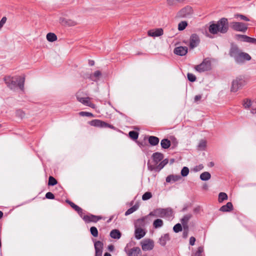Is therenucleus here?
Here are the masks:
<instances>
[{
  "label": "nucleus",
  "instance_id": "1",
  "mask_svg": "<svg viewBox=\"0 0 256 256\" xmlns=\"http://www.w3.org/2000/svg\"><path fill=\"white\" fill-rule=\"evenodd\" d=\"M228 20L226 18H222L216 23L210 24L208 28V31L213 34H224L228 32Z\"/></svg>",
  "mask_w": 256,
  "mask_h": 256
},
{
  "label": "nucleus",
  "instance_id": "2",
  "mask_svg": "<svg viewBox=\"0 0 256 256\" xmlns=\"http://www.w3.org/2000/svg\"><path fill=\"white\" fill-rule=\"evenodd\" d=\"M230 54L238 64L243 63L246 60H250L251 59V56L248 54L242 52L236 46L234 45L232 46Z\"/></svg>",
  "mask_w": 256,
  "mask_h": 256
},
{
  "label": "nucleus",
  "instance_id": "3",
  "mask_svg": "<svg viewBox=\"0 0 256 256\" xmlns=\"http://www.w3.org/2000/svg\"><path fill=\"white\" fill-rule=\"evenodd\" d=\"M7 86L11 90L14 89L16 86L23 90L24 88V76L11 77L7 76L4 79Z\"/></svg>",
  "mask_w": 256,
  "mask_h": 256
},
{
  "label": "nucleus",
  "instance_id": "4",
  "mask_svg": "<svg viewBox=\"0 0 256 256\" xmlns=\"http://www.w3.org/2000/svg\"><path fill=\"white\" fill-rule=\"evenodd\" d=\"M172 215V211L170 208H157L150 213V216L155 217L170 218Z\"/></svg>",
  "mask_w": 256,
  "mask_h": 256
},
{
  "label": "nucleus",
  "instance_id": "5",
  "mask_svg": "<svg viewBox=\"0 0 256 256\" xmlns=\"http://www.w3.org/2000/svg\"><path fill=\"white\" fill-rule=\"evenodd\" d=\"M246 84L245 80L240 77H238L234 80L232 84L231 92H236Z\"/></svg>",
  "mask_w": 256,
  "mask_h": 256
},
{
  "label": "nucleus",
  "instance_id": "6",
  "mask_svg": "<svg viewBox=\"0 0 256 256\" xmlns=\"http://www.w3.org/2000/svg\"><path fill=\"white\" fill-rule=\"evenodd\" d=\"M82 92H80L76 93V98L77 100L84 106H90L94 109L96 108V105L90 101V98L89 97H82Z\"/></svg>",
  "mask_w": 256,
  "mask_h": 256
},
{
  "label": "nucleus",
  "instance_id": "7",
  "mask_svg": "<svg viewBox=\"0 0 256 256\" xmlns=\"http://www.w3.org/2000/svg\"><path fill=\"white\" fill-rule=\"evenodd\" d=\"M242 105L244 108L250 110L252 114H256V100L245 99L243 100Z\"/></svg>",
  "mask_w": 256,
  "mask_h": 256
},
{
  "label": "nucleus",
  "instance_id": "8",
  "mask_svg": "<svg viewBox=\"0 0 256 256\" xmlns=\"http://www.w3.org/2000/svg\"><path fill=\"white\" fill-rule=\"evenodd\" d=\"M210 69L211 62L208 58L204 59L200 64L197 65L195 67V70L200 72L208 71Z\"/></svg>",
  "mask_w": 256,
  "mask_h": 256
},
{
  "label": "nucleus",
  "instance_id": "9",
  "mask_svg": "<svg viewBox=\"0 0 256 256\" xmlns=\"http://www.w3.org/2000/svg\"><path fill=\"white\" fill-rule=\"evenodd\" d=\"M192 9L190 6H186L182 8L176 14V17L179 18H188L192 14Z\"/></svg>",
  "mask_w": 256,
  "mask_h": 256
},
{
  "label": "nucleus",
  "instance_id": "10",
  "mask_svg": "<svg viewBox=\"0 0 256 256\" xmlns=\"http://www.w3.org/2000/svg\"><path fill=\"white\" fill-rule=\"evenodd\" d=\"M232 28L236 31L244 32L248 30V24L243 22H231Z\"/></svg>",
  "mask_w": 256,
  "mask_h": 256
},
{
  "label": "nucleus",
  "instance_id": "11",
  "mask_svg": "<svg viewBox=\"0 0 256 256\" xmlns=\"http://www.w3.org/2000/svg\"><path fill=\"white\" fill-rule=\"evenodd\" d=\"M142 250L144 251L150 250L154 247V242L150 239H145L140 242Z\"/></svg>",
  "mask_w": 256,
  "mask_h": 256
},
{
  "label": "nucleus",
  "instance_id": "12",
  "mask_svg": "<svg viewBox=\"0 0 256 256\" xmlns=\"http://www.w3.org/2000/svg\"><path fill=\"white\" fill-rule=\"evenodd\" d=\"M168 163V160L164 159L159 164L156 166H148V169L150 170L160 171Z\"/></svg>",
  "mask_w": 256,
  "mask_h": 256
},
{
  "label": "nucleus",
  "instance_id": "13",
  "mask_svg": "<svg viewBox=\"0 0 256 256\" xmlns=\"http://www.w3.org/2000/svg\"><path fill=\"white\" fill-rule=\"evenodd\" d=\"M124 251L128 256H138L140 252V249L138 247H134L130 250H127V247H126Z\"/></svg>",
  "mask_w": 256,
  "mask_h": 256
},
{
  "label": "nucleus",
  "instance_id": "14",
  "mask_svg": "<svg viewBox=\"0 0 256 256\" xmlns=\"http://www.w3.org/2000/svg\"><path fill=\"white\" fill-rule=\"evenodd\" d=\"M200 42V38L196 34H193L191 36L190 38V47L193 48L198 46Z\"/></svg>",
  "mask_w": 256,
  "mask_h": 256
},
{
  "label": "nucleus",
  "instance_id": "15",
  "mask_svg": "<svg viewBox=\"0 0 256 256\" xmlns=\"http://www.w3.org/2000/svg\"><path fill=\"white\" fill-rule=\"evenodd\" d=\"M188 52V48L186 46H178L174 48V53L177 55L183 56Z\"/></svg>",
  "mask_w": 256,
  "mask_h": 256
},
{
  "label": "nucleus",
  "instance_id": "16",
  "mask_svg": "<svg viewBox=\"0 0 256 256\" xmlns=\"http://www.w3.org/2000/svg\"><path fill=\"white\" fill-rule=\"evenodd\" d=\"M83 220L86 222H96L98 220H100L102 218L98 216H96L94 215H90V216H84L82 218Z\"/></svg>",
  "mask_w": 256,
  "mask_h": 256
},
{
  "label": "nucleus",
  "instance_id": "17",
  "mask_svg": "<svg viewBox=\"0 0 256 256\" xmlns=\"http://www.w3.org/2000/svg\"><path fill=\"white\" fill-rule=\"evenodd\" d=\"M163 34V30L162 28H157L155 30H150L148 32V35L150 36L156 37L159 36Z\"/></svg>",
  "mask_w": 256,
  "mask_h": 256
},
{
  "label": "nucleus",
  "instance_id": "18",
  "mask_svg": "<svg viewBox=\"0 0 256 256\" xmlns=\"http://www.w3.org/2000/svg\"><path fill=\"white\" fill-rule=\"evenodd\" d=\"M90 124L92 126L100 127V128H104L106 126L105 122L100 120H94L90 122Z\"/></svg>",
  "mask_w": 256,
  "mask_h": 256
},
{
  "label": "nucleus",
  "instance_id": "19",
  "mask_svg": "<svg viewBox=\"0 0 256 256\" xmlns=\"http://www.w3.org/2000/svg\"><path fill=\"white\" fill-rule=\"evenodd\" d=\"M164 156L160 152H155L152 154L154 162H155L156 166L163 159Z\"/></svg>",
  "mask_w": 256,
  "mask_h": 256
},
{
  "label": "nucleus",
  "instance_id": "20",
  "mask_svg": "<svg viewBox=\"0 0 256 256\" xmlns=\"http://www.w3.org/2000/svg\"><path fill=\"white\" fill-rule=\"evenodd\" d=\"M146 232L142 228H136L135 230V236L137 239H140L144 236Z\"/></svg>",
  "mask_w": 256,
  "mask_h": 256
},
{
  "label": "nucleus",
  "instance_id": "21",
  "mask_svg": "<svg viewBox=\"0 0 256 256\" xmlns=\"http://www.w3.org/2000/svg\"><path fill=\"white\" fill-rule=\"evenodd\" d=\"M60 22L62 24L68 25L70 26H75L76 24V22L70 20H66L64 18H60Z\"/></svg>",
  "mask_w": 256,
  "mask_h": 256
},
{
  "label": "nucleus",
  "instance_id": "22",
  "mask_svg": "<svg viewBox=\"0 0 256 256\" xmlns=\"http://www.w3.org/2000/svg\"><path fill=\"white\" fill-rule=\"evenodd\" d=\"M181 177L179 175H170L166 178V182H176L179 180Z\"/></svg>",
  "mask_w": 256,
  "mask_h": 256
},
{
  "label": "nucleus",
  "instance_id": "23",
  "mask_svg": "<svg viewBox=\"0 0 256 256\" xmlns=\"http://www.w3.org/2000/svg\"><path fill=\"white\" fill-rule=\"evenodd\" d=\"M110 236L112 238L120 239L121 236V233L118 230H113L110 232Z\"/></svg>",
  "mask_w": 256,
  "mask_h": 256
},
{
  "label": "nucleus",
  "instance_id": "24",
  "mask_svg": "<svg viewBox=\"0 0 256 256\" xmlns=\"http://www.w3.org/2000/svg\"><path fill=\"white\" fill-rule=\"evenodd\" d=\"M232 202H228L226 205L222 206L220 208V210L222 212H230L232 210Z\"/></svg>",
  "mask_w": 256,
  "mask_h": 256
},
{
  "label": "nucleus",
  "instance_id": "25",
  "mask_svg": "<svg viewBox=\"0 0 256 256\" xmlns=\"http://www.w3.org/2000/svg\"><path fill=\"white\" fill-rule=\"evenodd\" d=\"M66 202L70 204V205L75 210H76L79 214H80L82 216V210L77 205L75 204L74 203H73L72 202H70L69 200H66Z\"/></svg>",
  "mask_w": 256,
  "mask_h": 256
},
{
  "label": "nucleus",
  "instance_id": "26",
  "mask_svg": "<svg viewBox=\"0 0 256 256\" xmlns=\"http://www.w3.org/2000/svg\"><path fill=\"white\" fill-rule=\"evenodd\" d=\"M101 72L99 70H96L93 74H90L88 78L92 81H96L100 76Z\"/></svg>",
  "mask_w": 256,
  "mask_h": 256
},
{
  "label": "nucleus",
  "instance_id": "27",
  "mask_svg": "<svg viewBox=\"0 0 256 256\" xmlns=\"http://www.w3.org/2000/svg\"><path fill=\"white\" fill-rule=\"evenodd\" d=\"M170 240L168 234H165L160 238V243L162 246H164L168 241Z\"/></svg>",
  "mask_w": 256,
  "mask_h": 256
},
{
  "label": "nucleus",
  "instance_id": "28",
  "mask_svg": "<svg viewBox=\"0 0 256 256\" xmlns=\"http://www.w3.org/2000/svg\"><path fill=\"white\" fill-rule=\"evenodd\" d=\"M148 142L152 146H156L159 142V138L154 136H150L148 138Z\"/></svg>",
  "mask_w": 256,
  "mask_h": 256
},
{
  "label": "nucleus",
  "instance_id": "29",
  "mask_svg": "<svg viewBox=\"0 0 256 256\" xmlns=\"http://www.w3.org/2000/svg\"><path fill=\"white\" fill-rule=\"evenodd\" d=\"M160 145L164 149L168 148L170 146V142L168 139L164 138L162 140Z\"/></svg>",
  "mask_w": 256,
  "mask_h": 256
},
{
  "label": "nucleus",
  "instance_id": "30",
  "mask_svg": "<svg viewBox=\"0 0 256 256\" xmlns=\"http://www.w3.org/2000/svg\"><path fill=\"white\" fill-rule=\"evenodd\" d=\"M210 174L207 172H204L200 175V178L204 181L208 180L210 178Z\"/></svg>",
  "mask_w": 256,
  "mask_h": 256
},
{
  "label": "nucleus",
  "instance_id": "31",
  "mask_svg": "<svg viewBox=\"0 0 256 256\" xmlns=\"http://www.w3.org/2000/svg\"><path fill=\"white\" fill-rule=\"evenodd\" d=\"M46 39L49 42H53L57 40V37L54 33L50 32L46 34Z\"/></svg>",
  "mask_w": 256,
  "mask_h": 256
},
{
  "label": "nucleus",
  "instance_id": "32",
  "mask_svg": "<svg viewBox=\"0 0 256 256\" xmlns=\"http://www.w3.org/2000/svg\"><path fill=\"white\" fill-rule=\"evenodd\" d=\"M103 244L100 241H96L94 243V248L96 251H102Z\"/></svg>",
  "mask_w": 256,
  "mask_h": 256
},
{
  "label": "nucleus",
  "instance_id": "33",
  "mask_svg": "<svg viewBox=\"0 0 256 256\" xmlns=\"http://www.w3.org/2000/svg\"><path fill=\"white\" fill-rule=\"evenodd\" d=\"M204 248L202 246H200L198 248V250L192 254V256H204L203 254Z\"/></svg>",
  "mask_w": 256,
  "mask_h": 256
},
{
  "label": "nucleus",
  "instance_id": "34",
  "mask_svg": "<svg viewBox=\"0 0 256 256\" xmlns=\"http://www.w3.org/2000/svg\"><path fill=\"white\" fill-rule=\"evenodd\" d=\"M192 214H188L184 216V218L182 219V222L184 226V229H185V226L186 225L188 222L191 218Z\"/></svg>",
  "mask_w": 256,
  "mask_h": 256
},
{
  "label": "nucleus",
  "instance_id": "35",
  "mask_svg": "<svg viewBox=\"0 0 256 256\" xmlns=\"http://www.w3.org/2000/svg\"><path fill=\"white\" fill-rule=\"evenodd\" d=\"M153 225L156 228H160L163 225V221L160 219H156L154 222Z\"/></svg>",
  "mask_w": 256,
  "mask_h": 256
},
{
  "label": "nucleus",
  "instance_id": "36",
  "mask_svg": "<svg viewBox=\"0 0 256 256\" xmlns=\"http://www.w3.org/2000/svg\"><path fill=\"white\" fill-rule=\"evenodd\" d=\"M138 206L136 205H134V206H132V208L128 209L126 212H125V215L128 216L129 215L136 210L138 209Z\"/></svg>",
  "mask_w": 256,
  "mask_h": 256
},
{
  "label": "nucleus",
  "instance_id": "37",
  "mask_svg": "<svg viewBox=\"0 0 256 256\" xmlns=\"http://www.w3.org/2000/svg\"><path fill=\"white\" fill-rule=\"evenodd\" d=\"M234 18H240V20H244V21H246V22H248L250 21V19L246 17V16H244V15H242V14H235L234 15Z\"/></svg>",
  "mask_w": 256,
  "mask_h": 256
},
{
  "label": "nucleus",
  "instance_id": "38",
  "mask_svg": "<svg viewBox=\"0 0 256 256\" xmlns=\"http://www.w3.org/2000/svg\"><path fill=\"white\" fill-rule=\"evenodd\" d=\"M228 199V196L227 194L221 192L218 194V202H221L224 200H226Z\"/></svg>",
  "mask_w": 256,
  "mask_h": 256
},
{
  "label": "nucleus",
  "instance_id": "39",
  "mask_svg": "<svg viewBox=\"0 0 256 256\" xmlns=\"http://www.w3.org/2000/svg\"><path fill=\"white\" fill-rule=\"evenodd\" d=\"M188 26V23L186 21H182L178 24V30H182L186 28Z\"/></svg>",
  "mask_w": 256,
  "mask_h": 256
},
{
  "label": "nucleus",
  "instance_id": "40",
  "mask_svg": "<svg viewBox=\"0 0 256 256\" xmlns=\"http://www.w3.org/2000/svg\"><path fill=\"white\" fill-rule=\"evenodd\" d=\"M130 137L133 140H136L138 136V132L135 131H130L128 133Z\"/></svg>",
  "mask_w": 256,
  "mask_h": 256
},
{
  "label": "nucleus",
  "instance_id": "41",
  "mask_svg": "<svg viewBox=\"0 0 256 256\" xmlns=\"http://www.w3.org/2000/svg\"><path fill=\"white\" fill-rule=\"evenodd\" d=\"M237 36L241 41L248 42L249 36L242 34H238Z\"/></svg>",
  "mask_w": 256,
  "mask_h": 256
},
{
  "label": "nucleus",
  "instance_id": "42",
  "mask_svg": "<svg viewBox=\"0 0 256 256\" xmlns=\"http://www.w3.org/2000/svg\"><path fill=\"white\" fill-rule=\"evenodd\" d=\"M152 197V194L150 192H146L142 196L143 200H146L150 199Z\"/></svg>",
  "mask_w": 256,
  "mask_h": 256
},
{
  "label": "nucleus",
  "instance_id": "43",
  "mask_svg": "<svg viewBox=\"0 0 256 256\" xmlns=\"http://www.w3.org/2000/svg\"><path fill=\"white\" fill-rule=\"evenodd\" d=\"M90 232L91 234L94 237H97L98 236V231L96 228L94 226H92L90 228Z\"/></svg>",
  "mask_w": 256,
  "mask_h": 256
},
{
  "label": "nucleus",
  "instance_id": "44",
  "mask_svg": "<svg viewBox=\"0 0 256 256\" xmlns=\"http://www.w3.org/2000/svg\"><path fill=\"white\" fill-rule=\"evenodd\" d=\"M206 142L204 140H201L198 144V147L200 150H203L206 148Z\"/></svg>",
  "mask_w": 256,
  "mask_h": 256
},
{
  "label": "nucleus",
  "instance_id": "45",
  "mask_svg": "<svg viewBox=\"0 0 256 256\" xmlns=\"http://www.w3.org/2000/svg\"><path fill=\"white\" fill-rule=\"evenodd\" d=\"M189 173V169L188 168L184 166V167L181 170V175L182 176H186L188 175Z\"/></svg>",
  "mask_w": 256,
  "mask_h": 256
},
{
  "label": "nucleus",
  "instance_id": "46",
  "mask_svg": "<svg viewBox=\"0 0 256 256\" xmlns=\"http://www.w3.org/2000/svg\"><path fill=\"white\" fill-rule=\"evenodd\" d=\"M57 184L56 180L52 176L49 177L48 184L49 186H54Z\"/></svg>",
  "mask_w": 256,
  "mask_h": 256
},
{
  "label": "nucleus",
  "instance_id": "47",
  "mask_svg": "<svg viewBox=\"0 0 256 256\" xmlns=\"http://www.w3.org/2000/svg\"><path fill=\"white\" fill-rule=\"evenodd\" d=\"M79 115L82 116H89L94 117V116L92 113L86 112H79Z\"/></svg>",
  "mask_w": 256,
  "mask_h": 256
},
{
  "label": "nucleus",
  "instance_id": "48",
  "mask_svg": "<svg viewBox=\"0 0 256 256\" xmlns=\"http://www.w3.org/2000/svg\"><path fill=\"white\" fill-rule=\"evenodd\" d=\"M174 231L178 232L182 230V227L180 224H176L173 228Z\"/></svg>",
  "mask_w": 256,
  "mask_h": 256
},
{
  "label": "nucleus",
  "instance_id": "49",
  "mask_svg": "<svg viewBox=\"0 0 256 256\" xmlns=\"http://www.w3.org/2000/svg\"><path fill=\"white\" fill-rule=\"evenodd\" d=\"M188 78L190 82H194L196 80V78L195 76L192 74L188 73Z\"/></svg>",
  "mask_w": 256,
  "mask_h": 256
},
{
  "label": "nucleus",
  "instance_id": "50",
  "mask_svg": "<svg viewBox=\"0 0 256 256\" xmlns=\"http://www.w3.org/2000/svg\"><path fill=\"white\" fill-rule=\"evenodd\" d=\"M167 4L170 6H174L176 4L178 0H166Z\"/></svg>",
  "mask_w": 256,
  "mask_h": 256
},
{
  "label": "nucleus",
  "instance_id": "51",
  "mask_svg": "<svg viewBox=\"0 0 256 256\" xmlns=\"http://www.w3.org/2000/svg\"><path fill=\"white\" fill-rule=\"evenodd\" d=\"M46 197L48 199H54V194L51 192H47L46 194Z\"/></svg>",
  "mask_w": 256,
  "mask_h": 256
},
{
  "label": "nucleus",
  "instance_id": "52",
  "mask_svg": "<svg viewBox=\"0 0 256 256\" xmlns=\"http://www.w3.org/2000/svg\"><path fill=\"white\" fill-rule=\"evenodd\" d=\"M6 21V18L3 17L0 21V29L3 26Z\"/></svg>",
  "mask_w": 256,
  "mask_h": 256
},
{
  "label": "nucleus",
  "instance_id": "53",
  "mask_svg": "<svg viewBox=\"0 0 256 256\" xmlns=\"http://www.w3.org/2000/svg\"><path fill=\"white\" fill-rule=\"evenodd\" d=\"M202 168H203V166L202 164H200V165H199L198 166H196L194 168V170L195 171V172H198V171L202 170Z\"/></svg>",
  "mask_w": 256,
  "mask_h": 256
},
{
  "label": "nucleus",
  "instance_id": "54",
  "mask_svg": "<svg viewBox=\"0 0 256 256\" xmlns=\"http://www.w3.org/2000/svg\"><path fill=\"white\" fill-rule=\"evenodd\" d=\"M195 242H196V238L192 236V237L190 238V244L191 246H194V244Z\"/></svg>",
  "mask_w": 256,
  "mask_h": 256
},
{
  "label": "nucleus",
  "instance_id": "55",
  "mask_svg": "<svg viewBox=\"0 0 256 256\" xmlns=\"http://www.w3.org/2000/svg\"><path fill=\"white\" fill-rule=\"evenodd\" d=\"M248 42L256 44V39L249 37Z\"/></svg>",
  "mask_w": 256,
  "mask_h": 256
},
{
  "label": "nucleus",
  "instance_id": "56",
  "mask_svg": "<svg viewBox=\"0 0 256 256\" xmlns=\"http://www.w3.org/2000/svg\"><path fill=\"white\" fill-rule=\"evenodd\" d=\"M202 98V96L200 95H196L194 97V102H197L200 100Z\"/></svg>",
  "mask_w": 256,
  "mask_h": 256
},
{
  "label": "nucleus",
  "instance_id": "57",
  "mask_svg": "<svg viewBox=\"0 0 256 256\" xmlns=\"http://www.w3.org/2000/svg\"><path fill=\"white\" fill-rule=\"evenodd\" d=\"M105 124H106V126H104V128L108 127V128H110L112 129H114V130L115 129V128L113 126L110 124H107L106 122H105Z\"/></svg>",
  "mask_w": 256,
  "mask_h": 256
},
{
  "label": "nucleus",
  "instance_id": "58",
  "mask_svg": "<svg viewBox=\"0 0 256 256\" xmlns=\"http://www.w3.org/2000/svg\"><path fill=\"white\" fill-rule=\"evenodd\" d=\"M17 114H18L21 118H22L24 115V112L20 110L17 112Z\"/></svg>",
  "mask_w": 256,
  "mask_h": 256
},
{
  "label": "nucleus",
  "instance_id": "59",
  "mask_svg": "<svg viewBox=\"0 0 256 256\" xmlns=\"http://www.w3.org/2000/svg\"><path fill=\"white\" fill-rule=\"evenodd\" d=\"M102 251H96L95 256H102Z\"/></svg>",
  "mask_w": 256,
  "mask_h": 256
},
{
  "label": "nucleus",
  "instance_id": "60",
  "mask_svg": "<svg viewBox=\"0 0 256 256\" xmlns=\"http://www.w3.org/2000/svg\"><path fill=\"white\" fill-rule=\"evenodd\" d=\"M108 250H110V251H111V252H112V251H113V250H114V246H112V245H110V246H108Z\"/></svg>",
  "mask_w": 256,
  "mask_h": 256
},
{
  "label": "nucleus",
  "instance_id": "61",
  "mask_svg": "<svg viewBox=\"0 0 256 256\" xmlns=\"http://www.w3.org/2000/svg\"><path fill=\"white\" fill-rule=\"evenodd\" d=\"M104 256H112L111 254L108 252H106L104 254Z\"/></svg>",
  "mask_w": 256,
  "mask_h": 256
},
{
  "label": "nucleus",
  "instance_id": "62",
  "mask_svg": "<svg viewBox=\"0 0 256 256\" xmlns=\"http://www.w3.org/2000/svg\"><path fill=\"white\" fill-rule=\"evenodd\" d=\"M3 213L2 211H0V219L2 217Z\"/></svg>",
  "mask_w": 256,
  "mask_h": 256
},
{
  "label": "nucleus",
  "instance_id": "63",
  "mask_svg": "<svg viewBox=\"0 0 256 256\" xmlns=\"http://www.w3.org/2000/svg\"><path fill=\"white\" fill-rule=\"evenodd\" d=\"M184 237H186V236H187V232H186L184 231Z\"/></svg>",
  "mask_w": 256,
  "mask_h": 256
},
{
  "label": "nucleus",
  "instance_id": "64",
  "mask_svg": "<svg viewBox=\"0 0 256 256\" xmlns=\"http://www.w3.org/2000/svg\"><path fill=\"white\" fill-rule=\"evenodd\" d=\"M94 64V62H91L90 63V65L91 66H92Z\"/></svg>",
  "mask_w": 256,
  "mask_h": 256
}]
</instances>
